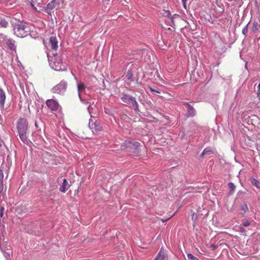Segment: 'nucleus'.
I'll list each match as a JSON object with an SVG mask.
<instances>
[{
    "label": "nucleus",
    "mask_w": 260,
    "mask_h": 260,
    "mask_svg": "<svg viewBox=\"0 0 260 260\" xmlns=\"http://www.w3.org/2000/svg\"><path fill=\"white\" fill-rule=\"evenodd\" d=\"M169 219V218H168V219H161V221H162L163 222H165L167 221Z\"/></svg>",
    "instance_id": "obj_40"
},
{
    "label": "nucleus",
    "mask_w": 260,
    "mask_h": 260,
    "mask_svg": "<svg viewBox=\"0 0 260 260\" xmlns=\"http://www.w3.org/2000/svg\"><path fill=\"white\" fill-rule=\"evenodd\" d=\"M121 100L127 106L133 109L136 112H139V105L135 98L126 93H123Z\"/></svg>",
    "instance_id": "obj_3"
},
{
    "label": "nucleus",
    "mask_w": 260,
    "mask_h": 260,
    "mask_svg": "<svg viewBox=\"0 0 260 260\" xmlns=\"http://www.w3.org/2000/svg\"><path fill=\"white\" fill-rule=\"evenodd\" d=\"M260 28V25L258 24V22L254 21L253 23L252 26L251 27V30L253 32H256Z\"/></svg>",
    "instance_id": "obj_19"
},
{
    "label": "nucleus",
    "mask_w": 260,
    "mask_h": 260,
    "mask_svg": "<svg viewBox=\"0 0 260 260\" xmlns=\"http://www.w3.org/2000/svg\"><path fill=\"white\" fill-rule=\"evenodd\" d=\"M250 223L251 221L249 220L246 219L243 221V225L245 227L249 226Z\"/></svg>",
    "instance_id": "obj_26"
},
{
    "label": "nucleus",
    "mask_w": 260,
    "mask_h": 260,
    "mask_svg": "<svg viewBox=\"0 0 260 260\" xmlns=\"http://www.w3.org/2000/svg\"><path fill=\"white\" fill-rule=\"evenodd\" d=\"M67 88V82L62 80L59 84L52 88V91L53 93L62 94L66 92Z\"/></svg>",
    "instance_id": "obj_5"
},
{
    "label": "nucleus",
    "mask_w": 260,
    "mask_h": 260,
    "mask_svg": "<svg viewBox=\"0 0 260 260\" xmlns=\"http://www.w3.org/2000/svg\"><path fill=\"white\" fill-rule=\"evenodd\" d=\"M241 209L242 210L244 211L245 212H246L248 210V208L246 204H244L241 206Z\"/></svg>",
    "instance_id": "obj_27"
},
{
    "label": "nucleus",
    "mask_w": 260,
    "mask_h": 260,
    "mask_svg": "<svg viewBox=\"0 0 260 260\" xmlns=\"http://www.w3.org/2000/svg\"><path fill=\"white\" fill-rule=\"evenodd\" d=\"M140 144L138 142L127 140L123 142L121 145L122 149L129 148L132 150L134 155H139V147Z\"/></svg>",
    "instance_id": "obj_4"
},
{
    "label": "nucleus",
    "mask_w": 260,
    "mask_h": 260,
    "mask_svg": "<svg viewBox=\"0 0 260 260\" xmlns=\"http://www.w3.org/2000/svg\"><path fill=\"white\" fill-rule=\"evenodd\" d=\"M197 219V215L195 213H193L192 214V219L196 221Z\"/></svg>",
    "instance_id": "obj_32"
},
{
    "label": "nucleus",
    "mask_w": 260,
    "mask_h": 260,
    "mask_svg": "<svg viewBox=\"0 0 260 260\" xmlns=\"http://www.w3.org/2000/svg\"><path fill=\"white\" fill-rule=\"evenodd\" d=\"M167 14H168V16H170V20H171V21H172V22H174L173 20H174V18L175 17H176V16H179V15H177V14H174L173 16H171V13H170V11H168L167 12Z\"/></svg>",
    "instance_id": "obj_24"
},
{
    "label": "nucleus",
    "mask_w": 260,
    "mask_h": 260,
    "mask_svg": "<svg viewBox=\"0 0 260 260\" xmlns=\"http://www.w3.org/2000/svg\"><path fill=\"white\" fill-rule=\"evenodd\" d=\"M104 112L106 114L108 115H112V111L111 109L108 108H104Z\"/></svg>",
    "instance_id": "obj_29"
},
{
    "label": "nucleus",
    "mask_w": 260,
    "mask_h": 260,
    "mask_svg": "<svg viewBox=\"0 0 260 260\" xmlns=\"http://www.w3.org/2000/svg\"><path fill=\"white\" fill-rule=\"evenodd\" d=\"M85 85L83 82H77V89L78 91V96L80 98V101L81 102L83 103H85L84 101L82 99L81 95V92L83 90H84L85 89Z\"/></svg>",
    "instance_id": "obj_12"
},
{
    "label": "nucleus",
    "mask_w": 260,
    "mask_h": 260,
    "mask_svg": "<svg viewBox=\"0 0 260 260\" xmlns=\"http://www.w3.org/2000/svg\"><path fill=\"white\" fill-rule=\"evenodd\" d=\"M2 142L0 140V147L2 146Z\"/></svg>",
    "instance_id": "obj_42"
},
{
    "label": "nucleus",
    "mask_w": 260,
    "mask_h": 260,
    "mask_svg": "<svg viewBox=\"0 0 260 260\" xmlns=\"http://www.w3.org/2000/svg\"><path fill=\"white\" fill-rule=\"evenodd\" d=\"M258 93H260V83L258 85Z\"/></svg>",
    "instance_id": "obj_38"
},
{
    "label": "nucleus",
    "mask_w": 260,
    "mask_h": 260,
    "mask_svg": "<svg viewBox=\"0 0 260 260\" xmlns=\"http://www.w3.org/2000/svg\"><path fill=\"white\" fill-rule=\"evenodd\" d=\"M168 258L167 255L165 254L164 251L162 250V248H161L159 253L154 258V260H167Z\"/></svg>",
    "instance_id": "obj_13"
},
{
    "label": "nucleus",
    "mask_w": 260,
    "mask_h": 260,
    "mask_svg": "<svg viewBox=\"0 0 260 260\" xmlns=\"http://www.w3.org/2000/svg\"><path fill=\"white\" fill-rule=\"evenodd\" d=\"M58 5V3L56 0H53L48 4L44 11L48 14L51 15V10L54 9Z\"/></svg>",
    "instance_id": "obj_9"
},
{
    "label": "nucleus",
    "mask_w": 260,
    "mask_h": 260,
    "mask_svg": "<svg viewBox=\"0 0 260 260\" xmlns=\"http://www.w3.org/2000/svg\"><path fill=\"white\" fill-rule=\"evenodd\" d=\"M47 57L49 66L52 69L58 71L63 70L62 61L59 55L53 53V55L51 56L49 53H48Z\"/></svg>",
    "instance_id": "obj_2"
},
{
    "label": "nucleus",
    "mask_w": 260,
    "mask_h": 260,
    "mask_svg": "<svg viewBox=\"0 0 260 260\" xmlns=\"http://www.w3.org/2000/svg\"><path fill=\"white\" fill-rule=\"evenodd\" d=\"M69 187V185L67 180L66 179H63V183L59 188V190L61 192H65Z\"/></svg>",
    "instance_id": "obj_14"
},
{
    "label": "nucleus",
    "mask_w": 260,
    "mask_h": 260,
    "mask_svg": "<svg viewBox=\"0 0 260 260\" xmlns=\"http://www.w3.org/2000/svg\"><path fill=\"white\" fill-rule=\"evenodd\" d=\"M150 89L153 92H156L157 93H159V92L158 90H155V89H153L152 87H150Z\"/></svg>",
    "instance_id": "obj_35"
},
{
    "label": "nucleus",
    "mask_w": 260,
    "mask_h": 260,
    "mask_svg": "<svg viewBox=\"0 0 260 260\" xmlns=\"http://www.w3.org/2000/svg\"><path fill=\"white\" fill-rule=\"evenodd\" d=\"M8 22L5 19H0V26L4 28H6L8 25Z\"/></svg>",
    "instance_id": "obj_21"
},
{
    "label": "nucleus",
    "mask_w": 260,
    "mask_h": 260,
    "mask_svg": "<svg viewBox=\"0 0 260 260\" xmlns=\"http://www.w3.org/2000/svg\"><path fill=\"white\" fill-rule=\"evenodd\" d=\"M27 131V130L18 131L20 139L24 144H27L28 143Z\"/></svg>",
    "instance_id": "obj_10"
},
{
    "label": "nucleus",
    "mask_w": 260,
    "mask_h": 260,
    "mask_svg": "<svg viewBox=\"0 0 260 260\" xmlns=\"http://www.w3.org/2000/svg\"><path fill=\"white\" fill-rule=\"evenodd\" d=\"M228 185H229V188L231 189V191H234L235 188H236V186L235 185V184L232 182H230V183H229Z\"/></svg>",
    "instance_id": "obj_25"
},
{
    "label": "nucleus",
    "mask_w": 260,
    "mask_h": 260,
    "mask_svg": "<svg viewBox=\"0 0 260 260\" xmlns=\"http://www.w3.org/2000/svg\"><path fill=\"white\" fill-rule=\"evenodd\" d=\"M8 47L11 50H15L16 46L15 42L12 39H9L6 42Z\"/></svg>",
    "instance_id": "obj_16"
},
{
    "label": "nucleus",
    "mask_w": 260,
    "mask_h": 260,
    "mask_svg": "<svg viewBox=\"0 0 260 260\" xmlns=\"http://www.w3.org/2000/svg\"><path fill=\"white\" fill-rule=\"evenodd\" d=\"M88 126L89 128L93 131H99L101 129V126L99 123H97L96 120L95 118L91 116L90 119H89Z\"/></svg>",
    "instance_id": "obj_7"
},
{
    "label": "nucleus",
    "mask_w": 260,
    "mask_h": 260,
    "mask_svg": "<svg viewBox=\"0 0 260 260\" xmlns=\"http://www.w3.org/2000/svg\"><path fill=\"white\" fill-rule=\"evenodd\" d=\"M210 151V149L208 148H206L204 149V150H203V151L202 152V153L201 154V155L204 156L207 152H208Z\"/></svg>",
    "instance_id": "obj_30"
},
{
    "label": "nucleus",
    "mask_w": 260,
    "mask_h": 260,
    "mask_svg": "<svg viewBox=\"0 0 260 260\" xmlns=\"http://www.w3.org/2000/svg\"><path fill=\"white\" fill-rule=\"evenodd\" d=\"M35 126L36 127H38V125H37V122H35Z\"/></svg>",
    "instance_id": "obj_43"
},
{
    "label": "nucleus",
    "mask_w": 260,
    "mask_h": 260,
    "mask_svg": "<svg viewBox=\"0 0 260 260\" xmlns=\"http://www.w3.org/2000/svg\"><path fill=\"white\" fill-rule=\"evenodd\" d=\"M3 190V182H0V193Z\"/></svg>",
    "instance_id": "obj_34"
},
{
    "label": "nucleus",
    "mask_w": 260,
    "mask_h": 260,
    "mask_svg": "<svg viewBox=\"0 0 260 260\" xmlns=\"http://www.w3.org/2000/svg\"><path fill=\"white\" fill-rule=\"evenodd\" d=\"M187 109L188 111V115L190 116H193L195 115L196 111L190 105L187 104Z\"/></svg>",
    "instance_id": "obj_17"
},
{
    "label": "nucleus",
    "mask_w": 260,
    "mask_h": 260,
    "mask_svg": "<svg viewBox=\"0 0 260 260\" xmlns=\"http://www.w3.org/2000/svg\"><path fill=\"white\" fill-rule=\"evenodd\" d=\"M4 178V174L3 171L2 170H0V182H3Z\"/></svg>",
    "instance_id": "obj_31"
},
{
    "label": "nucleus",
    "mask_w": 260,
    "mask_h": 260,
    "mask_svg": "<svg viewBox=\"0 0 260 260\" xmlns=\"http://www.w3.org/2000/svg\"><path fill=\"white\" fill-rule=\"evenodd\" d=\"M126 77H127L128 80H132V78L133 77V74H132V71H128L127 72V73L126 74Z\"/></svg>",
    "instance_id": "obj_28"
},
{
    "label": "nucleus",
    "mask_w": 260,
    "mask_h": 260,
    "mask_svg": "<svg viewBox=\"0 0 260 260\" xmlns=\"http://www.w3.org/2000/svg\"><path fill=\"white\" fill-rule=\"evenodd\" d=\"M188 260H199L197 257L193 255L191 253H188L187 254Z\"/></svg>",
    "instance_id": "obj_22"
},
{
    "label": "nucleus",
    "mask_w": 260,
    "mask_h": 260,
    "mask_svg": "<svg viewBox=\"0 0 260 260\" xmlns=\"http://www.w3.org/2000/svg\"><path fill=\"white\" fill-rule=\"evenodd\" d=\"M6 94L5 91L0 88V106L4 107L5 103Z\"/></svg>",
    "instance_id": "obj_15"
},
{
    "label": "nucleus",
    "mask_w": 260,
    "mask_h": 260,
    "mask_svg": "<svg viewBox=\"0 0 260 260\" xmlns=\"http://www.w3.org/2000/svg\"><path fill=\"white\" fill-rule=\"evenodd\" d=\"M49 47L51 49L56 50L58 48V42L55 37L52 36L49 40Z\"/></svg>",
    "instance_id": "obj_11"
},
{
    "label": "nucleus",
    "mask_w": 260,
    "mask_h": 260,
    "mask_svg": "<svg viewBox=\"0 0 260 260\" xmlns=\"http://www.w3.org/2000/svg\"><path fill=\"white\" fill-rule=\"evenodd\" d=\"M187 0H181L182 3H184V2H186Z\"/></svg>",
    "instance_id": "obj_44"
},
{
    "label": "nucleus",
    "mask_w": 260,
    "mask_h": 260,
    "mask_svg": "<svg viewBox=\"0 0 260 260\" xmlns=\"http://www.w3.org/2000/svg\"><path fill=\"white\" fill-rule=\"evenodd\" d=\"M4 208L3 207H2L1 208L0 217H3V213H4Z\"/></svg>",
    "instance_id": "obj_33"
},
{
    "label": "nucleus",
    "mask_w": 260,
    "mask_h": 260,
    "mask_svg": "<svg viewBox=\"0 0 260 260\" xmlns=\"http://www.w3.org/2000/svg\"><path fill=\"white\" fill-rule=\"evenodd\" d=\"M251 184L256 187L257 188H260L259 181L256 179L251 177L250 179Z\"/></svg>",
    "instance_id": "obj_18"
},
{
    "label": "nucleus",
    "mask_w": 260,
    "mask_h": 260,
    "mask_svg": "<svg viewBox=\"0 0 260 260\" xmlns=\"http://www.w3.org/2000/svg\"><path fill=\"white\" fill-rule=\"evenodd\" d=\"M87 109H88V112L90 114H91V110H91V106H89Z\"/></svg>",
    "instance_id": "obj_37"
},
{
    "label": "nucleus",
    "mask_w": 260,
    "mask_h": 260,
    "mask_svg": "<svg viewBox=\"0 0 260 260\" xmlns=\"http://www.w3.org/2000/svg\"><path fill=\"white\" fill-rule=\"evenodd\" d=\"M240 231H241V232H245V230L243 228H240Z\"/></svg>",
    "instance_id": "obj_41"
},
{
    "label": "nucleus",
    "mask_w": 260,
    "mask_h": 260,
    "mask_svg": "<svg viewBox=\"0 0 260 260\" xmlns=\"http://www.w3.org/2000/svg\"><path fill=\"white\" fill-rule=\"evenodd\" d=\"M0 247H1V246H0ZM1 249L2 251H3L4 255L5 256V257L6 258V260H9V258L10 257V255L12 253L11 249H7V251H3L2 249V247H1Z\"/></svg>",
    "instance_id": "obj_20"
},
{
    "label": "nucleus",
    "mask_w": 260,
    "mask_h": 260,
    "mask_svg": "<svg viewBox=\"0 0 260 260\" xmlns=\"http://www.w3.org/2000/svg\"><path fill=\"white\" fill-rule=\"evenodd\" d=\"M15 35L20 38H23L29 34L30 29L28 24L23 22L15 23L13 28Z\"/></svg>",
    "instance_id": "obj_1"
},
{
    "label": "nucleus",
    "mask_w": 260,
    "mask_h": 260,
    "mask_svg": "<svg viewBox=\"0 0 260 260\" xmlns=\"http://www.w3.org/2000/svg\"><path fill=\"white\" fill-rule=\"evenodd\" d=\"M17 129L18 131L28 129V124L25 119L20 118L18 119L17 124Z\"/></svg>",
    "instance_id": "obj_8"
},
{
    "label": "nucleus",
    "mask_w": 260,
    "mask_h": 260,
    "mask_svg": "<svg viewBox=\"0 0 260 260\" xmlns=\"http://www.w3.org/2000/svg\"><path fill=\"white\" fill-rule=\"evenodd\" d=\"M46 104L51 111H56L58 109L59 104L58 102L54 99L47 100Z\"/></svg>",
    "instance_id": "obj_6"
},
{
    "label": "nucleus",
    "mask_w": 260,
    "mask_h": 260,
    "mask_svg": "<svg viewBox=\"0 0 260 260\" xmlns=\"http://www.w3.org/2000/svg\"><path fill=\"white\" fill-rule=\"evenodd\" d=\"M250 22L247 24L242 29V34L246 36V34H247V32H248V25L249 24Z\"/></svg>",
    "instance_id": "obj_23"
},
{
    "label": "nucleus",
    "mask_w": 260,
    "mask_h": 260,
    "mask_svg": "<svg viewBox=\"0 0 260 260\" xmlns=\"http://www.w3.org/2000/svg\"><path fill=\"white\" fill-rule=\"evenodd\" d=\"M30 6L34 10H37V8L35 6V5L32 3H30Z\"/></svg>",
    "instance_id": "obj_36"
},
{
    "label": "nucleus",
    "mask_w": 260,
    "mask_h": 260,
    "mask_svg": "<svg viewBox=\"0 0 260 260\" xmlns=\"http://www.w3.org/2000/svg\"><path fill=\"white\" fill-rule=\"evenodd\" d=\"M184 8L186 9V2H184V3H182Z\"/></svg>",
    "instance_id": "obj_39"
}]
</instances>
